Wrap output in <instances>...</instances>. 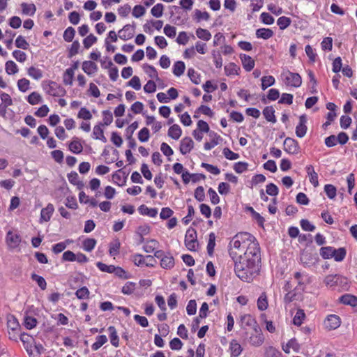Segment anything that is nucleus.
<instances>
[{
  "mask_svg": "<svg viewBox=\"0 0 357 357\" xmlns=\"http://www.w3.org/2000/svg\"><path fill=\"white\" fill-rule=\"evenodd\" d=\"M185 70V65L183 61H176L172 67V73L176 77L181 76Z\"/></svg>",
  "mask_w": 357,
  "mask_h": 357,
  "instance_id": "nucleus-28",
  "label": "nucleus"
},
{
  "mask_svg": "<svg viewBox=\"0 0 357 357\" xmlns=\"http://www.w3.org/2000/svg\"><path fill=\"white\" fill-rule=\"evenodd\" d=\"M334 254V248L331 246L322 247L320 249V255L325 259L333 258Z\"/></svg>",
  "mask_w": 357,
  "mask_h": 357,
  "instance_id": "nucleus-41",
  "label": "nucleus"
},
{
  "mask_svg": "<svg viewBox=\"0 0 357 357\" xmlns=\"http://www.w3.org/2000/svg\"><path fill=\"white\" fill-rule=\"evenodd\" d=\"M194 148V142L189 137H183L180 142L179 151L182 155L189 153Z\"/></svg>",
  "mask_w": 357,
  "mask_h": 357,
  "instance_id": "nucleus-12",
  "label": "nucleus"
},
{
  "mask_svg": "<svg viewBox=\"0 0 357 357\" xmlns=\"http://www.w3.org/2000/svg\"><path fill=\"white\" fill-rule=\"evenodd\" d=\"M275 79L272 75L264 76L261 78V89H266L268 87L273 86L275 84Z\"/></svg>",
  "mask_w": 357,
  "mask_h": 357,
  "instance_id": "nucleus-45",
  "label": "nucleus"
},
{
  "mask_svg": "<svg viewBox=\"0 0 357 357\" xmlns=\"http://www.w3.org/2000/svg\"><path fill=\"white\" fill-rule=\"evenodd\" d=\"M196 36L198 38L204 40L208 41L211 38V33L209 31L202 28H198L196 30Z\"/></svg>",
  "mask_w": 357,
  "mask_h": 357,
  "instance_id": "nucleus-38",
  "label": "nucleus"
},
{
  "mask_svg": "<svg viewBox=\"0 0 357 357\" xmlns=\"http://www.w3.org/2000/svg\"><path fill=\"white\" fill-rule=\"evenodd\" d=\"M82 70L89 76H92L97 73L98 67L92 61H84L82 64Z\"/></svg>",
  "mask_w": 357,
  "mask_h": 357,
  "instance_id": "nucleus-14",
  "label": "nucleus"
},
{
  "mask_svg": "<svg viewBox=\"0 0 357 357\" xmlns=\"http://www.w3.org/2000/svg\"><path fill=\"white\" fill-rule=\"evenodd\" d=\"M145 259H149L153 260L152 256H146L144 257L142 255L140 254H135L132 256V260L135 265L139 266L145 264Z\"/></svg>",
  "mask_w": 357,
  "mask_h": 357,
  "instance_id": "nucleus-39",
  "label": "nucleus"
},
{
  "mask_svg": "<svg viewBox=\"0 0 357 357\" xmlns=\"http://www.w3.org/2000/svg\"><path fill=\"white\" fill-rule=\"evenodd\" d=\"M36 324H37L36 319H35L31 316H28V315L24 316V325L27 329L30 330V329L33 328L34 327L36 326Z\"/></svg>",
  "mask_w": 357,
  "mask_h": 357,
  "instance_id": "nucleus-51",
  "label": "nucleus"
},
{
  "mask_svg": "<svg viewBox=\"0 0 357 357\" xmlns=\"http://www.w3.org/2000/svg\"><path fill=\"white\" fill-rule=\"evenodd\" d=\"M273 36V31L267 28H260L256 31V36L258 38L268 40Z\"/></svg>",
  "mask_w": 357,
  "mask_h": 357,
  "instance_id": "nucleus-29",
  "label": "nucleus"
},
{
  "mask_svg": "<svg viewBox=\"0 0 357 357\" xmlns=\"http://www.w3.org/2000/svg\"><path fill=\"white\" fill-rule=\"evenodd\" d=\"M69 149L74 153L78 154L83 150L82 145L77 140H74L69 144Z\"/></svg>",
  "mask_w": 357,
  "mask_h": 357,
  "instance_id": "nucleus-55",
  "label": "nucleus"
},
{
  "mask_svg": "<svg viewBox=\"0 0 357 357\" xmlns=\"http://www.w3.org/2000/svg\"><path fill=\"white\" fill-rule=\"evenodd\" d=\"M150 132L147 128H142L138 132V139L141 142H146L149 139Z\"/></svg>",
  "mask_w": 357,
  "mask_h": 357,
  "instance_id": "nucleus-59",
  "label": "nucleus"
},
{
  "mask_svg": "<svg viewBox=\"0 0 357 357\" xmlns=\"http://www.w3.org/2000/svg\"><path fill=\"white\" fill-rule=\"evenodd\" d=\"M291 19L285 16L280 17L277 20V24L282 30L287 28L291 24Z\"/></svg>",
  "mask_w": 357,
  "mask_h": 357,
  "instance_id": "nucleus-52",
  "label": "nucleus"
},
{
  "mask_svg": "<svg viewBox=\"0 0 357 357\" xmlns=\"http://www.w3.org/2000/svg\"><path fill=\"white\" fill-rule=\"evenodd\" d=\"M264 357H284L282 354L276 348L268 346L264 348Z\"/></svg>",
  "mask_w": 357,
  "mask_h": 357,
  "instance_id": "nucleus-31",
  "label": "nucleus"
},
{
  "mask_svg": "<svg viewBox=\"0 0 357 357\" xmlns=\"http://www.w3.org/2000/svg\"><path fill=\"white\" fill-rule=\"evenodd\" d=\"M263 115L268 121L271 123L276 122L275 110L272 107H266L263 110Z\"/></svg>",
  "mask_w": 357,
  "mask_h": 357,
  "instance_id": "nucleus-35",
  "label": "nucleus"
},
{
  "mask_svg": "<svg viewBox=\"0 0 357 357\" xmlns=\"http://www.w3.org/2000/svg\"><path fill=\"white\" fill-rule=\"evenodd\" d=\"M307 119L305 116L302 115L299 118V123L296 127V134L298 137H303L307 132Z\"/></svg>",
  "mask_w": 357,
  "mask_h": 357,
  "instance_id": "nucleus-15",
  "label": "nucleus"
},
{
  "mask_svg": "<svg viewBox=\"0 0 357 357\" xmlns=\"http://www.w3.org/2000/svg\"><path fill=\"white\" fill-rule=\"evenodd\" d=\"M143 69L151 78L155 79L158 84L162 82L161 79L158 77L156 69L153 66L148 64L144 65Z\"/></svg>",
  "mask_w": 357,
  "mask_h": 357,
  "instance_id": "nucleus-22",
  "label": "nucleus"
},
{
  "mask_svg": "<svg viewBox=\"0 0 357 357\" xmlns=\"http://www.w3.org/2000/svg\"><path fill=\"white\" fill-rule=\"evenodd\" d=\"M346 253V250L344 248H340L338 249L334 248L333 258H334L336 261H342L345 258Z\"/></svg>",
  "mask_w": 357,
  "mask_h": 357,
  "instance_id": "nucleus-46",
  "label": "nucleus"
},
{
  "mask_svg": "<svg viewBox=\"0 0 357 357\" xmlns=\"http://www.w3.org/2000/svg\"><path fill=\"white\" fill-rule=\"evenodd\" d=\"M26 100L30 105H35L41 103L43 100L39 93L33 91L26 97Z\"/></svg>",
  "mask_w": 357,
  "mask_h": 357,
  "instance_id": "nucleus-30",
  "label": "nucleus"
},
{
  "mask_svg": "<svg viewBox=\"0 0 357 357\" xmlns=\"http://www.w3.org/2000/svg\"><path fill=\"white\" fill-rule=\"evenodd\" d=\"M139 213L143 215H147L151 218H155L158 215V209L155 208H149L146 205H141L138 208Z\"/></svg>",
  "mask_w": 357,
  "mask_h": 357,
  "instance_id": "nucleus-20",
  "label": "nucleus"
},
{
  "mask_svg": "<svg viewBox=\"0 0 357 357\" xmlns=\"http://www.w3.org/2000/svg\"><path fill=\"white\" fill-rule=\"evenodd\" d=\"M248 164L245 162H238L234 165V170L238 173L241 174L248 170Z\"/></svg>",
  "mask_w": 357,
  "mask_h": 357,
  "instance_id": "nucleus-62",
  "label": "nucleus"
},
{
  "mask_svg": "<svg viewBox=\"0 0 357 357\" xmlns=\"http://www.w3.org/2000/svg\"><path fill=\"white\" fill-rule=\"evenodd\" d=\"M209 17H210V15H209L208 13H207L206 11L202 12L197 9L195 10L194 18L197 22H200L202 20L207 21L209 20Z\"/></svg>",
  "mask_w": 357,
  "mask_h": 357,
  "instance_id": "nucleus-53",
  "label": "nucleus"
},
{
  "mask_svg": "<svg viewBox=\"0 0 357 357\" xmlns=\"http://www.w3.org/2000/svg\"><path fill=\"white\" fill-rule=\"evenodd\" d=\"M340 301L344 305H351L352 307L357 306V297L351 294H346L342 295L340 298Z\"/></svg>",
  "mask_w": 357,
  "mask_h": 357,
  "instance_id": "nucleus-24",
  "label": "nucleus"
},
{
  "mask_svg": "<svg viewBox=\"0 0 357 357\" xmlns=\"http://www.w3.org/2000/svg\"><path fill=\"white\" fill-rule=\"evenodd\" d=\"M20 91L25 93L30 89V81L26 78L20 79L17 83Z\"/></svg>",
  "mask_w": 357,
  "mask_h": 357,
  "instance_id": "nucleus-42",
  "label": "nucleus"
},
{
  "mask_svg": "<svg viewBox=\"0 0 357 357\" xmlns=\"http://www.w3.org/2000/svg\"><path fill=\"white\" fill-rule=\"evenodd\" d=\"M6 73L9 75H15L18 73L19 68L17 64L13 61H8L5 63Z\"/></svg>",
  "mask_w": 357,
  "mask_h": 357,
  "instance_id": "nucleus-34",
  "label": "nucleus"
},
{
  "mask_svg": "<svg viewBox=\"0 0 357 357\" xmlns=\"http://www.w3.org/2000/svg\"><path fill=\"white\" fill-rule=\"evenodd\" d=\"M54 212V206L52 204H48L46 207L40 211V222H48L50 220Z\"/></svg>",
  "mask_w": 357,
  "mask_h": 357,
  "instance_id": "nucleus-13",
  "label": "nucleus"
},
{
  "mask_svg": "<svg viewBox=\"0 0 357 357\" xmlns=\"http://www.w3.org/2000/svg\"><path fill=\"white\" fill-rule=\"evenodd\" d=\"M280 78L287 86L298 88L302 84V79L300 75L288 70H284L282 72Z\"/></svg>",
  "mask_w": 357,
  "mask_h": 357,
  "instance_id": "nucleus-5",
  "label": "nucleus"
},
{
  "mask_svg": "<svg viewBox=\"0 0 357 357\" xmlns=\"http://www.w3.org/2000/svg\"><path fill=\"white\" fill-rule=\"evenodd\" d=\"M284 149L289 154H297L299 153L300 146L297 141L292 138L287 137L284 142Z\"/></svg>",
  "mask_w": 357,
  "mask_h": 357,
  "instance_id": "nucleus-9",
  "label": "nucleus"
},
{
  "mask_svg": "<svg viewBox=\"0 0 357 357\" xmlns=\"http://www.w3.org/2000/svg\"><path fill=\"white\" fill-rule=\"evenodd\" d=\"M252 245L249 248L247 256H241L235 262L234 271L236 276L241 280L250 282L259 273L260 253Z\"/></svg>",
  "mask_w": 357,
  "mask_h": 357,
  "instance_id": "nucleus-1",
  "label": "nucleus"
},
{
  "mask_svg": "<svg viewBox=\"0 0 357 357\" xmlns=\"http://www.w3.org/2000/svg\"><path fill=\"white\" fill-rule=\"evenodd\" d=\"M167 135L174 140H178L182 135V130L178 124H173L168 129Z\"/></svg>",
  "mask_w": 357,
  "mask_h": 357,
  "instance_id": "nucleus-19",
  "label": "nucleus"
},
{
  "mask_svg": "<svg viewBox=\"0 0 357 357\" xmlns=\"http://www.w3.org/2000/svg\"><path fill=\"white\" fill-rule=\"evenodd\" d=\"M102 121L103 123H102V126H109L110 125L113 121V116L110 111L109 110H105L102 112Z\"/></svg>",
  "mask_w": 357,
  "mask_h": 357,
  "instance_id": "nucleus-58",
  "label": "nucleus"
},
{
  "mask_svg": "<svg viewBox=\"0 0 357 357\" xmlns=\"http://www.w3.org/2000/svg\"><path fill=\"white\" fill-rule=\"evenodd\" d=\"M75 73L71 69H66L63 75V82L66 86H72Z\"/></svg>",
  "mask_w": 357,
  "mask_h": 357,
  "instance_id": "nucleus-36",
  "label": "nucleus"
},
{
  "mask_svg": "<svg viewBox=\"0 0 357 357\" xmlns=\"http://www.w3.org/2000/svg\"><path fill=\"white\" fill-rule=\"evenodd\" d=\"M185 245L188 250L190 251H197L199 247V243L197 239V231L193 228H188L185 236Z\"/></svg>",
  "mask_w": 357,
  "mask_h": 357,
  "instance_id": "nucleus-7",
  "label": "nucleus"
},
{
  "mask_svg": "<svg viewBox=\"0 0 357 357\" xmlns=\"http://www.w3.org/2000/svg\"><path fill=\"white\" fill-rule=\"evenodd\" d=\"M41 85L44 91L51 96L62 97L66 93L63 86L54 81L45 80Z\"/></svg>",
  "mask_w": 357,
  "mask_h": 357,
  "instance_id": "nucleus-4",
  "label": "nucleus"
},
{
  "mask_svg": "<svg viewBox=\"0 0 357 357\" xmlns=\"http://www.w3.org/2000/svg\"><path fill=\"white\" fill-rule=\"evenodd\" d=\"M135 25L126 24L119 31V37L123 40L131 39L135 34Z\"/></svg>",
  "mask_w": 357,
  "mask_h": 357,
  "instance_id": "nucleus-11",
  "label": "nucleus"
},
{
  "mask_svg": "<svg viewBox=\"0 0 357 357\" xmlns=\"http://www.w3.org/2000/svg\"><path fill=\"white\" fill-rule=\"evenodd\" d=\"M12 55L15 59L20 63H24L27 58L26 53L20 50H14Z\"/></svg>",
  "mask_w": 357,
  "mask_h": 357,
  "instance_id": "nucleus-64",
  "label": "nucleus"
},
{
  "mask_svg": "<svg viewBox=\"0 0 357 357\" xmlns=\"http://www.w3.org/2000/svg\"><path fill=\"white\" fill-rule=\"evenodd\" d=\"M96 245V241L94 238H88L83 241L82 248L86 252L92 251Z\"/></svg>",
  "mask_w": 357,
  "mask_h": 357,
  "instance_id": "nucleus-40",
  "label": "nucleus"
},
{
  "mask_svg": "<svg viewBox=\"0 0 357 357\" xmlns=\"http://www.w3.org/2000/svg\"><path fill=\"white\" fill-rule=\"evenodd\" d=\"M240 59L245 71L250 72L254 68L255 64V60L249 55L241 54Z\"/></svg>",
  "mask_w": 357,
  "mask_h": 357,
  "instance_id": "nucleus-16",
  "label": "nucleus"
},
{
  "mask_svg": "<svg viewBox=\"0 0 357 357\" xmlns=\"http://www.w3.org/2000/svg\"><path fill=\"white\" fill-rule=\"evenodd\" d=\"M159 247V242L155 239L147 240L144 246L143 250L147 253H152L156 252L155 250Z\"/></svg>",
  "mask_w": 357,
  "mask_h": 357,
  "instance_id": "nucleus-21",
  "label": "nucleus"
},
{
  "mask_svg": "<svg viewBox=\"0 0 357 357\" xmlns=\"http://www.w3.org/2000/svg\"><path fill=\"white\" fill-rule=\"evenodd\" d=\"M340 279V275H329L325 278L324 283L326 286L333 287L336 285Z\"/></svg>",
  "mask_w": 357,
  "mask_h": 357,
  "instance_id": "nucleus-43",
  "label": "nucleus"
},
{
  "mask_svg": "<svg viewBox=\"0 0 357 357\" xmlns=\"http://www.w3.org/2000/svg\"><path fill=\"white\" fill-rule=\"evenodd\" d=\"M127 86L132 87L136 91H139L142 86L139 77L137 76H133L127 83Z\"/></svg>",
  "mask_w": 357,
  "mask_h": 357,
  "instance_id": "nucleus-56",
  "label": "nucleus"
},
{
  "mask_svg": "<svg viewBox=\"0 0 357 357\" xmlns=\"http://www.w3.org/2000/svg\"><path fill=\"white\" fill-rule=\"evenodd\" d=\"M341 324V319L336 314H330L326 317L324 321V327L328 330L337 328Z\"/></svg>",
  "mask_w": 357,
  "mask_h": 357,
  "instance_id": "nucleus-10",
  "label": "nucleus"
},
{
  "mask_svg": "<svg viewBox=\"0 0 357 357\" xmlns=\"http://www.w3.org/2000/svg\"><path fill=\"white\" fill-rule=\"evenodd\" d=\"M240 71V67L232 62L225 66V73L227 76L238 75Z\"/></svg>",
  "mask_w": 357,
  "mask_h": 357,
  "instance_id": "nucleus-25",
  "label": "nucleus"
},
{
  "mask_svg": "<svg viewBox=\"0 0 357 357\" xmlns=\"http://www.w3.org/2000/svg\"><path fill=\"white\" fill-rule=\"evenodd\" d=\"M164 6L162 3H157L151 10L153 16L158 18L163 14Z\"/></svg>",
  "mask_w": 357,
  "mask_h": 357,
  "instance_id": "nucleus-54",
  "label": "nucleus"
},
{
  "mask_svg": "<svg viewBox=\"0 0 357 357\" xmlns=\"http://www.w3.org/2000/svg\"><path fill=\"white\" fill-rule=\"evenodd\" d=\"M27 74L29 77L36 80H38L43 77V71L34 66H31L27 69Z\"/></svg>",
  "mask_w": 357,
  "mask_h": 357,
  "instance_id": "nucleus-37",
  "label": "nucleus"
},
{
  "mask_svg": "<svg viewBox=\"0 0 357 357\" xmlns=\"http://www.w3.org/2000/svg\"><path fill=\"white\" fill-rule=\"evenodd\" d=\"M31 279L36 282V283L40 287L41 289L45 290L46 289L47 282L42 276L33 273L31 275Z\"/></svg>",
  "mask_w": 357,
  "mask_h": 357,
  "instance_id": "nucleus-57",
  "label": "nucleus"
},
{
  "mask_svg": "<svg viewBox=\"0 0 357 357\" xmlns=\"http://www.w3.org/2000/svg\"><path fill=\"white\" fill-rule=\"evenodd\" d=\"M324 191L329 199H334L337 195L336 188L331 184H326L324 186Z\"/></svg>",
  "mask_w": 357,
  "mask_h": 357,
  "instance_id": "nucleus-49",
  "label": "nucleus"
},
{
  "mask_svg": "<svg viewBox=\"0 0 357 357\" xmlns=\"http://www.w3.org/2000/svg\"><path fill=\"white\" fill-rule=\"evenodd\" d=\"M247 342L252 346L259 347L264 342V336H249Z\"/></svg>",
  "mask_w": 357,
  "mask_h": 357,
  "instance_id": "nucleus-48",
  "label": "nucleus"
},
{
  "mask_svg": "<svg viewBox=\"0 0 357 357\" xmlns=\"http://www.w3.org/2000/svg\"><path fill=\"white\" fill-rule=\"evenodd\" d=\"M18 337L22 342L29 357H39L45 350L40 343L36 342L33 336H10V339L15 342L18 341Z\"/></svg>",
  "mask_w": 357,
  "mask_h": 357,
  "instance_id": "nucleus-3",
  "label": "nucleus"
},
{
  "mask_svg": "<svg viewBox=\"0 0 357 357\" xmlns=\"http://www.w3.org/2000/svg\"><path fill=\"white\" fill-rule=\"evenodd\" d=\"M154 255L160 259V266L165 269H171L174 266V259L169 253H165L162 250H156Z\"/></svg>",
  "mask_w": 357,
  "mask_h": 357,
  "instance_id": "nucleus-8",
  "label": "nucleus"
},
{
  "mask_svg": "<svg viewBox=\"0 0 357 357\" xmlns=\"http://www.w3.org/2000/svg\"><path fill=\"white\" fill-rule=\"evenodd\" d=\"M282 350L289 354L290 352V349H292L295 351H298L300 349V344H298L297 340L296 338L291 339L286 344H283Z\"/></svg>",
  "mask_w": 357,
  "mask_h": 357,
  "instance_id": "nucleus-23",
  "label": "nucleus"
},
{
  "mask_svg": "<svg viewBox=\"0 0 357 357\" xmlns=\"http://www.w3.org/2000/svg\"><path fill=\"white\" fill-rule=\"evenodd\" d=\"M75 34V30L74 28L69 26L68 27L63 33V39L66 42H71L74 38Z\"/></svg>",
  "mask_w": 357,
  "mask_h": 357,
  "instance_id": "nucleus-61",
  "label": "nucleus"
},
{
  "mask_svg": "<svg viewBox=\"0 0 357 357\" xmlns=\"http://www.w3.org/2000/svg\"><path fill=\"white\" fill-rule=\"evenodd\" d=\"M229 349L232 357L239 356L243 351L241 345L236 340H233L230 342Z\"/></svg>",
  "mask_w": 357,
  "mask_h": 357,
  "instance_id": "nucleus-26",
  "label": "nucleus"
},
{
  "mask_svg": "<svg viewBox=\"0 0 357 357\" xmlns=\"http://www.w3.org/2000/svg\"><path fill=\"white\" fill-rule=\"evenodd\" d=\"M252 245H255L256 249H259V244L252 235L249 233L238 234L229 243V254L233 258L247 256L249 248Z\"/></svg>",
  "mask_w": 357,
  "mask_h": 357,
  "instance_id": "nucleus-2",
  "label": "nucleus"
},
{
  "mask_svg": "<svg viewBox=\"0 0 357 357\" xmlns=\"http://www.w3.org/2000/svg\"><path fill=\"white\" fill-rule=\"evenodd\" d=\"M87 92L89 96L96 98L100 96V91L98 87L93 82L89 83Z\"/></svg>",
  "mask_w": 357,
  "mask_h": 357,
  "instance_id": "nucleus-50",
  "label": "nucleus"
},
{
  "mask_svg": "<svg viewBox=\"0 0 357 357\" xmlns=\"http://www.w3.org/2000/svg\"><path fill=\"white\" fill-rule=\"evenodd\" d=\"M20 6L23 15L33 16L36 11V7L33 3H22Z\"/></svg>",
  "mask_w": 357,
  "mask_h": 357,
  "instance_id": "nucleus-27",
  "label": "nucleus"
},
{
  "mask_svg": "<svg viewBox=\"0 0 357 357\" xmlns=\"http://www.w3.org/2000/svg\"><path fill=\"white\" fill-rule=\"evenodd\" d=\"M257 308L260 311H264L268 308V303L266 293H262L257 299Z\"/></svg>",
  "mask_w": 357,
  "mask_h": 357,
  "instance_id": "nucleus-33",
  "label": "nucleus"
},
{
  "mask_svg": "<svg viewBox=\"0 0 357 357\" xmlns=\"http://www.w3.org/2000/svg\"><path fill=\"white\" fill-rule=\"evenodd\" d=\"M112 180L118 185L123 186L126 184V177L121 170H118L112 174Z\"/></svg>",
  "mask_w": 357,
  "mask_h": 357,
  "instance_id": "nucleus-32",
  "label": "nucleus"
},
{
  "mask_svg": "<svg viewBox=\"0 0 357 357\" xmlns=\"http://www.w3.org/2000/svg\"><path fill=\"white\" fill-rule=\"evenodd\" d=\"M102 123L96 125L93 129V137L96 139H99L102 142H107V138L104 135V130L102 129Z\"/></svg>",
  "mask_w": 357,
  "mask_h": 357,
  "instance_id": "nucleus-18",
  "label": "nucleus"
},
{
  "mask_svg": "<svg viewBox=\"0 0 357 357\" xmlns=\"http://www.w3.org/2000/svg\"><path fill=\"white\" fill-rule=\"evenodd\" d=\"M307 176L310 178V182L314 186L319 185L318 174L314 171V167L312 165H307L305 167Z\"/></svg>",
  "mask_w": 357,
  "mask_h": 357,
  "instance_id": "nucleus-17",
  "label": "nucleus"
},
{
  "mask_svg": "<svg viewBox=\"0 0 357 357\" xmlns=\"http://www.w3.org/2000/svg\"><path fill=\"white\" fill-rule=\"evenodd\" d=\"M5 241L9 250H20L22 238L17 231H8L6 235Z\"/></svg>",
  "mask_w": 357,
  "mask_h": 357,
  "instance_id": "nucleus-6",
  "label": "nucleus"
},
{
  "mask_svg": "<svg viewBox=\"0 0 357 357\" xmlns=\"http://www.w3.org/2000/svg\"><path fill=\"white\" fill-rule=\"evenodd\" d=\"M305 317V312L303 310H298L293 318V323L294 325L301 326Z\"/></svg>",
  "mask_w": 357,
  "mask_h": 357,
  "instance_id": "nucleus-47",
  "label": "nucleus"
},
{
  "mask_svg": "<svg viewBox=\"0 0 357 357\" xmlns=\"http://www.w3.org/2000/svg\"><path fill=\"white\" fill-rule=\"evenodd\" d=\"M97 38L94 35H89L83 40L84 47L86 49L90 48L93 44H95L97 42Z\"/></svg>",
  "mask_w": 357,
  "mask_h": 357,
  "instance_id": "nucleus-63",
  "label": "nucleus"
},
{
  "mask_svg": "<svg viewBox=\"0 0 357 357\" xmlns=\"http://www.w3.org/2000/svg\"><path fill=\"white\" fill-rule=\"evenodd\" d=\"M188 76L195 84H199L201 82L200 75L193 68H189L188 70Z\"/></svg>",
  "mask_w": 357,
  "mask_h": 357,
  "instance_id": "nucleus-44",
  "label": "nucleus"
},
{
  "mask_svg": "<svg viewBox=\"0 0 357 357\" xmlns=\"http://www.w3.org/2000/svg\"><path fill=\"white\" fill-rule=\"evenodd\" d=\"M224 156L229 160H235L239 158V154L233 152L229 148H224L222 151Z\"/></svg>",
  "mask_w": 357,
  "mask_h": 357,
  "instance_id": "nucleus-60",
  "label": "nucleus"
}]
</instances>
